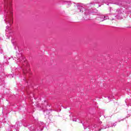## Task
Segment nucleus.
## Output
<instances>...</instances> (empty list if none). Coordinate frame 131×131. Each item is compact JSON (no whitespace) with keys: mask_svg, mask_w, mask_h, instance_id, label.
<instances>
[{"mask_svg":"<svg viewBox=\"0 0 131 131\" xmlns=\"http://www.w3.org/2000/svg\"><path fill=\"white\" fill-rule=\"evenodd\" d=\"M116 125V124L115 123H110V124L107 126H105L101 128H102V129H105V128H107V127H113Z\"/></svg>","mask_w":131,"mask_h":131,"instance_id":"20e7f679","label":"nucleus"},{"mask_svg":"<svg viewBox=\"0 0 131 131\" xmlns=\"http://www.w3.org/2000/svg\"><path fill=\"white\" fill-rule=\"evenodd\" d=\"M30 130H31V131H35V129H34V127H31L30 128Z\"/></svg>","mask_w":131,"mask_h":131,"instance_id":"0eeeda50","label":"nucleus"},{"mask_svg":"<svg viewBox=\"0 0 131 131\" xmlns=\"http://www.w3.org/2000/svg\"><path fill=\"white\" fill-rule=\"evenodd\" d=\"M40 130H42V128H41L40 129Z\"/></svg>","mask_w":131,"mask_h":131,"instance_id":"9b49d317","label":"nucleus"},{"mask_svg":"<svg viewBox=\"0 0 131 131\" xmlns=\"http://www.w3.org/2000/svg\"><path fill=\"white\" fill-rule=\"evenodd\" d=\"M78 8H79V10H79L80 12H82H82H83V10H84L83 7H80V8H79V7H78Z\"/></svg>","mask_w":131,"mask_h":131,"instance_id":"423d86ee","label":"nucleus"},{"mask_svg":"<svg viewBox=\"0 0 131 131\" xmlns=\"http://www.w3.org/2000/svg\"><path fill=\"white\" fill-rule=\"evenodd\" d=\"M27 72V70H23V73H24V74H25V73H26Z\"/></svg>","mask_w":131,"mask_h":131,"instance_id":"6e6552de","label":"nucleus"},{"mask_svg":"<svg viewBox=\"0 0 131 131\" xmlns=\"http://www.w3.org/2000/svg\"><path fill=\"white\" fill-rule=\"evenodd\" d=\"M67 4L69 5V6H70V5H71V2H68Z\"/></svg>","mask_w":131,"mask_h":131,"instance_id":"1a4fd4ad","label":"nucleus"},{"mask_svg":"<svg viewBox=\"0 0 131 131\" xmlns=\"http://www.w3.org/2000/svg\"><path fill=\"white\" fill-rule=\"evenodd\" d=\"M107 19H108V17L102 16L100 17V21H104V20H107Z\"/></svg>","mask_w":131,"mask_h":131,"instance_id":"39448f33","label":"nucleus"},{"mask_svg":"<svg viewBox=\"0 0 131 131\" xmlns=\"http://www.w3.org/2000/svg\"><path fill=\"white\" fill-rule=\"evenodd\" d=\"M16 57H17L18 59L17 60V62H19L20 61L21 62H25L26 59L22 56V54L17 53L16 54Z\"/></svg>","mask_w":131,"mask_h":131,"instance_id":"7ed1b4c3","label":"nucleus"},{"mask_svg":"<svg viewBox=\"0 0 131 131\" xmlns=\"http://www.w3.org/2000/svg\"><path fill=\"white\" fill-rule=\"evenodd\" d=\"M77 119H73V121H77Z\"/></svg>","mask_w":131,"mask_h":131,"instance_id":"9d476101","label":"nucleus"},{"mask_svg":"<svg viewBox=\"0 0 131 131\" xmlns=\"http://www.w3.org/2000/svg\"><path fill=\"white\" fill-rule=\"evenodd\" d=\"M5 8L7 13L6 14L5 21L7 24H9V26L6 27L7 29L12 25L13 23V9H12V1L11 0H5Z\"/></svg>","mask_w":131,"mask_h":131,"instance_id":"f257e3e1","label":"nucleus"},{"mask_svg":"<svg viewBox=\"0 0 131 131\" xmlns=\"http://www.w3.org/2000/svg\"><path fill=\"white\" fill-rule=\"evenodd\" d=\"M83 126H84V129H86V128H89V129H92V130H93L94 129V128L95 129V131H98V129H97V125H94L93 126L89 125V124H86V125L82 124Z\"/></svg>","mask_w":131,"mask_h":131,"instance_id":"f03ea898","label":"nucleus"}]
</instances>
